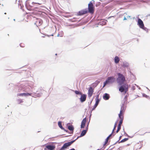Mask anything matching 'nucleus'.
Listing matches in <instances>:
<instances>
[{
	"label": "nucleus",
	"mask_w": 150,
	"mask_h": 150,
	"mask_svg": "<svg viewBox=\"0 0 150 150\" xmlns=\"http://www.w3.org/2000/svg\"><path fill=\"white\" fill-rule=\"evenodd\" d=\"M125 99H127V96H125Z\"/></svg>",
	"instance_id": "nucleus-33"
},
{
	"label": "nucleus",
	"mask_w": 150,
	"mask_h": 150,
	"mask_svg": "<svg viewBox=\"0 0 150 150\" xmlns=\"http://www.w3.org/2000/svg\"><path fill=\"white\" fill-rule=\"evenodd\" d=\"M58 125L59 127L61 129H64L62 125V123L61 122L59 121L58 122Z\"/></svg>",
	"instance_id": "nucleus-18"
},
{
	"label": "nucleus",
	"mask_w": 150,
	"mask_h": 150,
	"mask_svg": "<svg viewBox=\"0 0 150 150\" xmlns=\"http://www.w3.org/2000/svg\"><path fill=\"white\" fill-rule=\"evenodd\" d=\"M109 138L108 137H107L106 139V140L105 141V144H106L108 142V140L109 139Z\"/></svg>",
	"instance_id": "nucleus-26"
},
{
	"label": "nucleus",
	"mask_w": 150,
	"mask_h": 150,
	"mask_svg": "<svg viewBox=\"0 0 150 150\" xmlns=\"http://www.w3.org/2000/svg\"><path fill=\"white\" fill-rule=\"evenodd\" d=\"M100 100L99 99V95H97L96 99V104L98 105Z\"/></svg>",
	"instance_id": "nucleus-17"
},
{
	"label": "nucleus",
	"mask_w": 150,
	"mask_h": 150,
	"mask_svg": "<svg viewBox=\"0 0 150 150\" xmlns=\"http://www.w3.org/2000/svg\"><path fill=\"white\" fill-rule=\"evenodd\" d=\"M39 22V23L40 24H41L42 23V21L41 20H39L38 21H37V22Z\"/></svg>",
	"instance_id": "nucleus-27"
},
{
	"label": "nucleus",
	"mask_w": 150,
	"mask_h": 150,
	"mask_svg": "<svg viewBox=\"0 0 150 150\" xmlns=\"http://www.w3.org/2000/svg\"><path fill=\"white\" fill-rule=\"evenodd\" d=\"M35 3L36 4H38L39 5H40V4H41V3Z\"/></svg>",
	"instance_id": "nucleus-34"
},
{
	"label": "nucleus",
	"mask_w": 150,
	"mask_h": 150,
	"mask_svg": "<svg viewBox=\"0 0 150 150\" xmlns=\"http://www.w3.org/2000/svg\"><path fill=\"white\" fill-rule=\"evenodd\" d=\"M93 92V89L92 87H90L88 89V96L89 97H91Z\"/></svg>",
	"instance_id": "nucleus-8"
},
{
	"label": "nucleus",
	"mask_w": 150,
	"mask_h": 150,
	"mask_svg": "<svg viewBox=\"0 0 150 150\" xmlns=\"http://www.w3.org/2000/svg\"><path fill=\"white\" fill-rule=\"evenodd\" d=\"M88 125L87 126V127L86 128V130H83L82 132H81V135H80V137H82L84 136L86 133L87 131L88 130Z\"/></svg>",
	"instance_id": "nucleus-14"
},
{
	"label": "nucleus",
	"mask_w": 150,
	"mask_h": 150,
	"mask_svg": "<svg viewBox=\"0 0 150 150\" xmlns=\"http://www.w3.org/2000/svg\"><path fill=\"white\" fill-rule=\"evenodd\" d=\"M98 105V104L95 103V105H94L93 108L92 109V110H94L97 107V106Z\"/></svg>",
	"instance_id": "nucleus-25"
},
{
	"label": "nucleus",
	"mask_w": 150,
	"mask_h": 150,
	"mask_svg": "<svg viewBox=\"0 0 150 150\" xmlns=\"http://www.w3.org/2000/svg\"><path fill=\"white\" fill-rule=\"evenodd\" d=\"M121 125H118V126H117V129L116 132L117 133L119 132V131H120V129L121 128Z\"/></svg>",
	"instance_id": "nucleus-20"
},
{
	"label": "nucleus",
	"mask_w": 150,
	"mask_h": 150,
	"mask_svg": "<svg viewBox=\"0 0 150 150\" xmlns=\"http://www.w3.org/2000/svg\"><path fill=\"white\" fill-rule=\"evenodd\" d=\"M88 11L86 10H81L78 13V15H79L81 16L83 14L87 13Z\"/></svg>",
	"instance_id": "nucleus-9"
},
{
	"label": "nucleus",
	"mask_w": 150,
	"mask_h": 150,
	"mask_svg": "<svg viewBox=\"0 0 150 150\" xmlns=\"http://www.w3.org/2000/svg\"><path fill=\"white\" fill-rule=\"evenodd\" d=\"M17 102L19 104H20L23 102V101L21 99H19L17 100Z\"/></svg>",
	"instance_id": "nucleus-24"
},
{
	"label": "nucleus",
	"mask_w": 150,
	"mask_h": 150,
	"mask_svg": "<svg viewBox=\"0 0 150 150\" xmlns=\"http://www.w3.org/2000/svg\"><path fill=\"white\" fill-rule=\"evenodd\" d=\"M128 139L127 138H125L124 139H123L122 140H121V141H120V142H125V141H127L128 140Z\"/></svg>",
	"instance_id": "nucleus-23"
},
{
	"label": "nucleus",
	"mask_w": 150,
	"mask_h": 150,
	"mask_svg": "<svg viewBox=\"0 0 150 150\" xmlns=\"http://www.w3.org/2000/svg\"><path fill=\"white\" fill-rule=\"evenodd\" d=\"M117 2H119V3L120 4V0H117Z\"/></svg>",
	"instance_id": "nucleus-31"
},
{
	"label": "nucleus",
	"mask_w": 150,
	"mask_h": 150,
	"mask_svg": "<svg viewBox=\"0 0 150 150\" xmlns=\"http://www.w3.org/2000/svg\"><path fill=\"white\" fill-rule=\"evenodd\" d=\"M115 78L113 76L108 77L107 80L104 83L103 87H105L106 85L108 83H113L115 81Z\"/></svg>",
	"instance_id": "nucleus-4"
},
{
	"label": "nucleus",
	"mask_w": 150,
	"mask_h": 150,
	"mask_svg": "<svg viewBox=\"0 0 150 150\" xmlns=\"http://www.w3.org/2000/svg\"><path fill=\"white\" fill-rule=\"evenodd\" d=\"M110 97L109 95L107 93H105L103 96V98L105 100H108Z\"/></svg>",
	"instance_id": "nucleus-15"
},
{
	"label": "nucleus",
	"mask_w": 150,
	"mask_h": 150,
	"mask_svg": "<svg viewBox=\"0 0 150 150\" xmlns=\"http://www.w3.org/2000/svg\"><path fill=\"white\" fill-rule=\"evenodd\" d=\"M120 59L119 58L117 57H115V63L116 64L118 63Z\"/></svg>",
	"instance_id": "nucleus-16"
},
{
	"label": "nucleus",
	"mask_w": 150,
	"mask_h": 150,
	"mask_svg": "<svg viewBox=\"0 0 150 150\" xmlns=\"http://www.w3.org/2000/svg\"><path fill=\"white\" fill-rule=\"evenodd\" d=\"M32 95V93H20V94H19L18 95V96H31Z\"/></svg>",
	"instance_id": "nucleus-12"
},
{
	"label": "nucleus",
	"mask_w": 150,
	"mask_h": 150,
	"mask_svg": "<svg viewBox=\"0 0 150 150\" xmlns=\"http://www.w3.org/2000/svg\"><path fill=\"white\" fill-rule=\"evenodd\" d=\"M75 141V140L65 143L59 150H64L65 149L67 148L68 147L70 146Z\"/></svg>",
	"instance_id": "nucleus-6"
},
{
	"label": "nucleus",
	"mask_w": 150,
	"mask_h": 150,
	"mask_svg": "<svg viewBox=\"0 0 150 150\" xmlns=\"http://www.w3.org/2000/svg\"><path fill=\"white\" fill-rule=\"evenodd\" d=\"M4 14H6V13H4Z\"/></svg>",
	"instance_id": "nucleus-36"
},
{
	"label": "nucleus",
	"mask_w": 150,
	"mask_h": 150,
	"mask_svg": "<svg viewBox=\"0 0 150 150\" xmlns=\"http://www.w3.org/2000/svg\"><path fill=\"white\" fill-rule=\"evenodd\" d=\"M102 22H103V23H102V24H105V21H103Z\"/></svg>",
	"instance_id": "nucleus-30"
},
{
	"label": "nucleus",
	"mask_w": 150,
	"mask_h": 150,
	"mask_svg": "<svg viewBox=\"0 0 150 150\" xmlns=\"http://www.w3.org/2000/svg\"><path fill=\"white\" fill-rule=\"evenodd\" d=\"M112 134V133L110 134L108 137L109 138H110V137L111 136Z\"/></svg>",
	"instance_id": "nucleus-28"
},
{
	"label": "nucleus",
	"mask_w": 150,
	"mask_h": 150,
	"mask_svg": "<svg viewBox=\"0 0 150 150\" xmlns=\"http://www.w3.org/2000/svg\"><path fill=\"white\" fill-rule=\"evenodd\" d=\"M127 20V18L125 17H124V19H123V20Z\"/></svg>",
	"instance_id": "nucleus-29"
},
{
	"label": "nucleus",
	"mask_w": 150,
	"mask_h": 150,
	"mask_svg": "<svg viewBox=\"0 0 150 150\" xmlns=\"http://www.w3.org/2000/svg\"><path fill=\"white\" fill-rule=\"evenodd\" d=\"M46 147L47 149L50 150H53L55 148V146L50 145H47Z\"/></svg>",
	"instance_id": "nucleus-11"
},
{
	"label": "nucleus",
	"mask_w": 150,
	"mask_h": 150,
	"mask_svg": "<svg viewBox=\"0 0 150 150\" xmlns=\"http://www.w3.org/2000/svg\"><path fill=\"white\" fill-rule=\"evenodd\" d=\"M138 25L140 28L143 29L144 28V25L143 21L140 18L138 20Z\"/></svg>",
	"instance_id": "nucleus-7"
},
{
	"label": "nucleus",
	"mask_w": 150,
	"mask_h": 150,
	"mask_svg": "<svg viewBox=\"0 0 150 150\" xmlns=\"http://www.w3.org/2000/svg\"><path fill=\"white\" fill-rule=\"evenodd\" d=\"M75 93L76 94H81V92H80L79 91H75Z\"/></svg>",
	"instance_id": "nucleus-22"
},
{
	"label": "nucleus",
	"mask_w": 150,
	"mask_h": 150,
	"mask_svg": "<svg viewBox=\"0 0 150 150\" xmlns=\"http://www.w3.org/2000/svg\"><path fill=\"white\" fill-rule=\"evenodd\" d=\"M69 150H75L74 149L72 148L71 149H69Z\"/></svg>",
	"instance_id": "nucleus-35"
},
{
	"label": "nucleus",
	"mask_w": 150,
	"mask_h": 150,
	"mask_svg": "<svg viewBox=\"0 0 150 150\" xmlns=\"http://www.w3.org/2000/svg\"><path fill=\"white\" fill-rule=\"evenodd\" d=\"M117 75L118 77L117 79V82L119 85L120 86L125 81V78L123 75L120 73H118Z\"/></svg>",
	"instance_id": "nucleus-1"
},
{
	"label": "nucleus",
	"mask_w": 150,
	"mask_h": 150,
	"mask_svg": "<svg viewBox=\"0 0 150 150\" xmlns=\"http://www.w3.org/2000/svg\"><path fill=\"white\" fill-rule=\"evenodd\" d=\"M131 16H127V18H130Z\"/></svg>",
	"instance_id": "nucleus-32"
},
{
	"label": "nucleus",
	"mask_w": 150,
	"mask_h": 150,
	"mask_svg": "<svg viewBox=\"0 0 150 150\" xmlns=\"http://www.w3.org/2000/svg\"><path fill=\"white\" fill-rule=\"evenodd\" d=\"M125 112L124 108L123 105L122 106L120 113L119 114V117L120 119V120L119 122L118 125L121 126V125L123 122V121L124 119L123 113Z\"/></svg>",
	"instance_id": "nucleus-2"
},
{
	"label": "nucleus",
	"mask_w": 150,
	"mask_h": 150,
	"mask_svg": "<svg viewBox=\"0 0 150 150\" xmlns=\"http://www.w3.org/2000/svg\"><path fill=\"white\" fill-rule=\"evenodd\" d=\"M119 88V91L121 92H125L126 93L128 91V86L127 84L124 83L123 85H120Z\"/></svg>",
	"instance_id": "nucleus-3"
},
{
	"label": "nucleus",
	"mask_w": 150,
	"mask_h": 150,
	"mask_svg": "<svg viewBox=\"0 0 150 150\" xmlns=\"http://www.w3.org/2000/svg\"><path fill=\"white\" fill-rule=\"evenodd\" d=\"M116 126H117V123L116 122L115 123V124L114 126V127L113 129L112 130V134H113V132H114V131L115 129V128H116Z\"/></svg>",
	"instance_id": "nucleus-21"
},
{
	"label": "nucleus",
	"mask_w": 150,
	"mask_h": 150,
	"mask_svg": "<svg viewBox=\"0 0 150 150\" xmlns=\"http://www.w3.org/2000/svg\"><path fill=\"white\" fill-rule=\"evenodd\" d=\"M86 122V118H84L82 120L81 125V128H83L84 127L85 123Z\"/></svg>",
	"instance_id": "nucleus-10"
},
{
	"label": "nucleus",
	"mask_w": 150,
	"mask_h": 150,
	"mask_svg": "<svg viewBox=\"0 0 150 150\" xmlns=\"http://www.w3.org/2000/svg\"><path fill=\"white\" fill-rule=\"evenodd\" d=\"M94 6L92 2L91 1L88 4V11L91 13H93L94 11Z\"/></svg>",
	"instance_id": "nucleus-5"
},
{
	"label": "nucleus",
	"mask_w": 150,
	"mask_h": 150,
	"mask_svg": "<svg viewBox=\"0 0 150 150\" xmlns=\"http://www.w3.org/2000/svg\"><path fill=\"white\" fill-rule=\"evenodd\" d=\"M86 99V95L85 94L82 95L80 98V100L81 102L85 101Z\"/></svg>",
	"instance_id": "nucleus-13"
},
{
	"label": "nucleus",
	"mask_w": 150,
	"mask_h": 150,
	"mask_svg": "<svg viewBox=\"0 0 150 150\" xmlns=\"http://www.w3.org/2000/svg\"><path fill=\"white\" fill-rule=\"evenodd\" d=\"M68 129L70 131H73L74 129V128L72 125L68 126Z\"/></svg>",
	"instance_id": "nucleus-19"
}]
</instances>
